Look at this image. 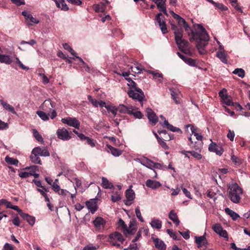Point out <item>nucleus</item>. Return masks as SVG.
<instances>
[{
    "mask_svg": "<svg viewBox=\"0 0 250 250\" xmlns=\"http://www.w3.org/2000/svg\"><path fill=\"white\" fill-rule=\"evenodd\" d=\"M120 223L121 225L124 226L123 232L125 235H126L127 234L132 233L135 230L133 229H131L130 227L127 229L126 225H125V222L122 219L120 220Z\"/></svg>",
    "mask_w": 250,
    "mask_h": 250,
    "instance_id": "38",
    "label": "nucleus"
},
{
    "mask_svg": "<svg viewBox=\"0 0 250 250\" xmlns=\"http://www.w3.org/2000/svg\"><path fill=\"white\" fill-rule=\"evenodd\" d=\"M106 147L108 148L109 151H110L111 154L115 157L119 156L122 154L121 150L117 148H115L107 144Z\"/></svg>",
    "mask_w": 250,
    "mask_h": 250,
    "instance_id": "31",
    "label": "nucleus"
},
{
    "mask_svg": "<svg viewBox=\"0 0 250 250\" xmlns=\"http://www.w3.org/2000/svg\"><path fill=\"white\" fill-rule=\"evenodd\" d=\"M229 197L234 203H239L243 194V189L236 183L229 184L228 188Z\"/></svg>",
    "mask_w": 250,
    "mask_h": 250,
    "instance_id": "3",
    "label": "nucleus"
},
{
    "mask_svg": "<svg viewBox=\"0 0 250 250\" xmlns=\"http://www.w3.org/2000/svg\"><path fill=\"white\" fill-rule=\"evenodd\" d=\"M101 186L105 189H114V187L113 185L108 180L104 177L102 178Z\"/></svg>",
    "mask_w": 250,
    "mask_h": 250,
    "instance_id": "24",
    "label": "nucleus"
},
{
    "mask_svg": "<svg viewBox=\"0 0 250 250\" xmlns=\"http://www.w3.org/2000/svg\"><path fill=\"white\" fill-rule=\"evenodd\" d=\"M235 136V133L233 131H231V130H229V132L227 134V137L231 141H233L234 140V138Z\"/></svg>",
    "mask_w": 250,
    "mask_h": 250,
    "instance_id": "63",
    "label": "nucleus"
},
{
    "mask_svg": "<svg viewBox=\"0 0 250 250\" xmlns=\"http://www.w3.org/2000/svg\"><path fill=\"white\" fill-rule=\"evenodd\" d=\"M171 29L174 31L176 43L180 50L184 53L189 51V46L188 42L183 39V31L178 29L175 25L171 24Z\"/></svg>",
    "mask_w": 250,
    "mask_h": 250,
    "instance_id": "2",
    "label": "nucleus"
},
{
    "mask_svg": "<svg viewBox=\"0 0 250 250\" xmlns=\"http://www.w3.org/2000/svg\"><path fill=\"white\" fill-rule=\"evenodd\" d=\"M211 3L214 5L216 9L219 10L221 11H226L228 10V8L222 3H217L214 1L213 0L212 1Z\"/></svg>",
    "mask_w": 250,
    "mask_h": 250,
    "instance_id": "40",
    "label": "nucleus"
},
{
    "mask_svg": "<svg viewBox=\"0 0 250 250\" xmlns=\"http://www.w3.org/2000/svg\"><path fill=\"white\" fill-rule=\"evenodd\" d=\"M137 249V244L135 242H132L127 248H125L124 250H136Z\"/></svg>",
    "mask_w": 250,
    "mask_h": 250,
    "instance_id": "60",
    "label": "nucleus"
},
{
    "mask_svg": "<svg viewBox=\"0 0 250 250\" xmlns=\"http://www.w3.org/2000/svg\"><path fill=\"white\" fill-rule=\"evenodd\" d=\"M30 159L31 161L35 164H38L40 165L42 164V162L39 157V155L37 154L33 153V150H32L31 152Z\"/></svg>",
    "mask_w": 250,
    "mask_h": 250,
    "instance_id": "36",
    "label": "nucleus"
},
{
    "mask_svg": "<svg viewBox=\"0 0 250 250\" xmlns=\"http://www.w3.org/2000/svg\"><path fill=\"white\" fill-rule=\"evenodd\" d=\"M86 206L92 213H94L97 209V205L95 202L87 201Z\"/></svg>",
    "mask_w": 250,
    "mask_h": 250,
    "instance_id": "37",
    "label": "nucleus"
},
{
    "mask_svg": "<svg viewBox=\"0 0 250 250\" xmlns=\"http://www.w3.org/2000/svg\"><path fill=\"white\" fill-rule=\"evenodd\" d=\"M127 94L130 98L140 102L142 101L144 98V92L139 88L134 89H130L128 91Z\"/></svg>",
    "mask_w": 250,
    "mask_h": 250,
    "instance_id": "5",
    "label": "nucleus"
},
{
    "mask_svg": "<svg viewBox=\"0 0 250 250\" xmlns=\"http://www.w3.org/2000/svg\"><path fill=\"white\" fill-rule=\"evenodd\" d=\"M158 142L160 145L161 146V147L164 148L165 149H168L169 148L168 146L162 139H161Z\"/></svg>",
    "mask_w": 250,
    "mask_h": 250,
    "instance_id": "64",
    "label": "nucleus"
},
{
    "mask_svg": "<svg viewBox=\"0 0 250 250\" xmlns=\"http://www.w3.org/2000/svg\"><path fill=\"white\" fill-rule=\"evenodd\" d=\"M106 109L108 111L110 112L114 117L117 115V107L111 104H107V106H106Z\"/></svg>",
    "mask_w": 250,
    "mask_h": 250,
    "instance_id": "45",
    "label": "nucleus"
},
{
    "mask_svg": "<svg viewBox=\"0 0 250 250\" xmlns=\"http://www.w3.org/2000/svg\"><path fill=\"white\" fill-rule=\"evenodd\" d=\"M216 56L222 62L226 64L228 63V60L226 58V54L225 53V50L218 51L216 53Z\"/></svg>",
    "mask_w": 250,
    "mask_h": 250,
    "instance_id": "35",
    "label": "nucleus"
},
{
    "mask_svg": "<svg viewBox=\"0 0 250 250\" xmlns=\"http://www.w3.org/2000/svg\"><path fill=\"white\" fill-rule=\"evenodd\" d=\"M136 161L140 163L143 166L149 168L151 169H153V163L151 160L147 159L146 157L137 158L135 160Z\"/></svg>",
    "mask_w": 250,
    "mask_h": 250,
    "instance_id": "14",
    "label": "nucleus"
},
{
    "mask_svg": "<svg viewBox=\"0 0 250 250\" xmlns=\"http://www.w3.org/2000/svg\"><path fill=\"white\" fill-rule=\"evenodd\" d=\"M233 74L237 75L239 77L243 78L245 77V73L242 68H236L232 72Z\"/></svg>",
    "mask_w": 250,
    "mask_h": 250,
    "instance_id": "46",
    "label": "nucleus"
},
{
    "mask_svg": "<svg viewBox=\"0 0 250 250\" xmlns=\"http://www.w3.org/2000/svg\"><path fill=\"white\" fill-rule=\"evenodd\" d=\"M212 229L213 230V231L218 234L219 233H220L221 231H222L223 229V228L222 227V226L218 223L215 224L214 225H213L212 226Z\"/></svg>",
    "mask_w": 250,
    "mask_h": 250,
    "instance_id": "48",
    "label": "nucleus"
},
{
    "mask_svg": "<svg viewBox=\"0 0 250 250\" xmlns=\"http://www.w3.org/2000/svg\"><path fill=\"white\" fill-rule=\"evenodd\" d=\"M156 5L158 9L161 10L164 14L167 16V9L166 6V2L167 0H152Z\"/></svg>",
    "mask_w": 250,
    "mask_h": 250,
    "instance_id": "16",
    "label": "nucleus"
},
{
    "mask_svg": "<svg viewBox=\"0 0 250 250\" xmlns=\"http://www.w3.org/2000/svg\"><path fill=\"white\" fill-rule=\"evenodd\" d=\"M94 9L96 12H104L106 9L105 4L103 2L94 4L93 5Z\"/></svg>",
    "mask_w": 250,
    "mask_h": 250,
    "instance_id": "30",
    "label": "nucleus"
},
{
    "mask_svg": "<svg viewBox=\"0 0 250 250\" xmlns=\"http://www.w3.org/2000/svg\"><path fill=\"white\" fill-rule=\"evenodd\" d=\"M125 239L122 234L118 232L111 233L108 237V242L113 246L121 248Z\"/></svg>",
    "mask_w": 250,
    "mask_h": 250,
    "instance_id": "4",
    "label": "nucleus"
},
{
    "mask_svg": "<svg viewBox=\"0 0 250 250\" xmlns=\"http://www.w3.org/2000/svg\"><path fill=\"white\" fill-rule=\"evenodd\" d=\"M160 124L163 126L166 127L167 129L170 130L172 132H182L181 130L178 127H175L173 126L172 125L168 123V122L167 120H165L164 123L160 122Z\"/></svg>",
    "mask_w": 250,
    "mask_h": 250,
    "instance_id": "19",
    "label": "nucleus"
},
{
    "mask_svg": "<svg viewBox=\"0 0 250 250\" xmlns=\"http://www.w3.org/2000/svg\"><path fill=\"white\" fill-rule=\"evenodd\" d=\"M53 190L56 193H57L61 189L60 186L59 185V180L58 179H55V181L52 185Z\"/></svg>",
    "mask_w": 250,
    "mask_h": 250,
    "instance_id": "49",
    "label": "nucleus"
},
{
    "mask_svg": "<svg viewBox=\"0 0 250 250\" xmlns=\"http://www.w3.org/2000/svg\"><path fill=\"white\" fill-rule=\"evenodd\" d=\"M195 242L198 248H201L203 246H206L208 244L207 240L205 235L195 237Z\"/></svg>",
    "mask_w": 250,
    "mask_h": 250,
    "instance_id": "21",
    "label": "nucleus"
},
{
    "mask_svg": "<svg viewBox=\"0 0 250 250\" xmlns=\"http://www.w3.org/2000/svg\"><path fill=\"white\" fill-rule=\"evenodd\" d=\"M151 239L154 243L155 246L156 248L160 249L161 250H165L166 249V246L165 243L162 241L160 240L158 238H155L153 236L151 237Z\"/></svg>",
    "mask_w": 250,
    "mask_h": 250,
    "instance_id": "20",
    "label": "nucleus"
},
{
    "mask_svg": "<svg viewBox=\"0 0 250 250\" xmlns=\"http://www.w3.org/2000/svg\"><path fill=\"white\" fill-rule=\"evenodd\" d=\"M33 153L38 154L39 156L43 157L49 156L50 153L46 147H36L33 149Z\"/></svg>",
    "mask_w": 250,
    "mask_h": 250,
    "instance_id": "12",
    "label": "nucleus"
},
{
    "mask_svg": "<svg viewBox=\"0 0 250 250\" xmlns=\"http://www.w3.org/2000/svg\"><path fill=\"white\" fill-rule=\"evenodd\" d=\"M132 106H126L124 104H120L117 107V111H119V112L121 113L129 114L132 111Z\"/></svg>",
    "mask_w": 250,
    "mask_h": 250,
    "instance_id": "23",
    "label": "nucleus"
},
{
    "mask_svg": "<svg viewBox=\"0 0 250 250\" xmlns=\"http://www.w3.org/2000/svg\"><path fill=\"white\" fill-rule=\"evenodd\" d=\"M126 80L128 81L127 85L130 87V89H134L138 88L136 83L130 78H126Z\"/></svg>",
    "mask_w": 250,
    "mask_h": 250,
    "instance_id": "50",
    "label": "nucleus"
},
{
    "mask_svg": "<svg viewBox=\"0 0 250 250\" xmlns=\"http://www.w3.org/2000/svg\"><path fill=\"white\" fill-rule=\"evenodd\" d=\"M58 138L63 141H67L71 139L70 133L65 128H59L56 132Z\"/></svg>",
    "mask_w": 250,
    "mask_h": 250,
    "instance_id": "8",
    "label": "nucleus"
},
{
    "mask_svg": "<svg viewBox=\"0 0 250 250\" xmlns=\"http://www.w3.org/2000/svg\"><path fill=\"white\" fill-rule=\"evenodd\" d=\"M2 250H15V247L9 243H5L3 247Z\"/></svg>",
    "mask_w": 250,
    "mask_h": 250,
    "instance_id": "58",
    "label": "nucleus"
},
{
    "mask_svg": "<svg viewBox=\"0 0 250 250\" xmlns=\"http://www.w3.org/2000/svg\"><path fill=\"white\" fill-rule=\"evenodd\" d=\"M231 159L233 163H234L236 165H240L242 163V160L239 159L234 155H232L231 156Z\"/></svg>",
    "mask_w": 250,
    "mask_h": 250,
    "instance_id": "54",
    "label": "nucleus"
},
{
    "mask_svg": "<svg viewBox=\"0 0 250 250\" xmlns=\"http://www.w3.org/2000/svg\"><path fill=\"white\" fill-rule=\"evenodd\" d=\"M183 26L185 31L188 33L189 38V40L192 42L194 40H199L196 44V47L200 54L203 55L207 53L205 48L208 44V41L209 37L206 29L203 27L202 24H196L194 25L195 32H193L189 26L188 24L186 22Z\"/></svg>",
    "mask_w": 250,
    "mask_h": 250,
    "instance_id": "1",
    "label": "nucleus"
},
{
    "mask_svg": "<svg viewBox=\"0 0 250 250\" xmlns=\"http://www.w3.org/2000/svg\"><path fill=\"white\" fill-rule=\"evenodd\" d=\"M0 62L6 64H10L13 61L9 55L0 53Z\"/></svg>",
    "mask_w": 250,
    "mask_h": 250,
    "instance_id": "25",
    "label": "nucleus"
},
{
    "mask_svg": "<svg viewBox=\"0 0 250 250\" xmlns=\"http://www.w3.org/2000/svg\"><path fill=\"white\" fill-rule=\"evenodd\" d=\"M58 194L62 196H66L69 194L68 191L64 189H60V190L57 192Z\"/></svg>",
    "mask_w": 250,
    "mask_h": 250,
    "instance_id": "61",
    "label": "nucleus"
},
{
    "mask_svg": "<svg viewBox=\"0 0 250 250\" xmlns=\"http://www.w3.org/2000/svg\"><path fill=\"white\" fill-rule=\"evenodd\" d=\"M208 150L211 152H215L217 155L221 156L223 151V149L216 145V143L212 142L208 146Z\"/></svg>",
    "mask_w": 250,
    "mask_h": 250,
    "instance_id": "15",
    "label": "nucleus"
},
{
    "mask_svg": "<svg viewBox=\"0 0 250 250\" xmlns=\"http://www.w3.org/2000/svg\"><path fill=\"white\" fill-rule=\"evenodd\" d=\"M11 202L8 201L6 199H2L0 200V206L2 205H4L6 206V208H9L10 206H11Z\"/></svg>",
    "mask_w": 250,
    "mask_h": 250,
    "instance_id": "59",
    "label": "nucleus"
},
{
    "mask_svg": "<svg viewBox=\"0 0 250 250\" xmlns=\"http://www.w3.org/2000/svg\"><path fill=\"white\" fill-rule=\"evenodd\" d=\"M25 21L28 25H32L33 23L38 24L40 22L38 19L33 17L31 14L27 16Z\"/></svg>",
    "mask_w": 250,
    "mask_h": 250,
    "instance_id": "29",
    "label": "nucleus"
},
{
    "mask_svg": "<svg viewBox=\"0 0 250 250\" xmlns=\"http://www.w3.org/2000/svg\"><path fill=\"white\" fill-rule=\"evenodd\" d=\"M135 213H136V216L138 218V219L141 222H144V220L142 216L141 213V211H140L139 208H137L135 209Z\"/></svg>",
    "mask_w": 250,
    "mask_h": 250,
    "instance_id": "57",
    "label": "nucleus"
},
{
    "mask_svg": "<svg viewBox=\"0 0 250 250\" xmlns=\"http://www.w3.org/2000/svg\"><path fill=\"white\" fill-rule=\"evenodd\" d=\"M146 116L149 122L153 125H155L158 121V118L155 112L149 108L146 109Z\"/></svg>",
    "mask_w": 250,
    "mask_h": 250,
    "instance_id": "11",
    "label": "nucleus"
},
{
    "mask_svg": "<svg viewBox=\"0 0 250 250\" xmlns=\"http://www.w3.org/2000/svg\"><path fill=\"white\" fill-rule=\"evenodd\" d=\"M37 114L43 121H47L49 120L48 115L42 111H38Z\"/></svg>",
    "mask_w": 250,
    "mask_h": 250,
    "instance_id": "47",
    "label": "nucleus"
},
{
    "mask_svg": "<svg viewBox=\"0 0 250 250\" xmlns=\"http://www.w3.org/2000/svg\"><path fill=\"white\" fill-rule=\"evenodd\" d=\"M225 211L228 215H230L234 220H236L238 217H239V215L237 213L229 208H226Z\"/></svg>",
    "mask_w": 250,
    "mask_h": 250,
    "instance_id": "41",
    "label": "nucleus"
},
{
    "mask_svg": "<svg viewBox=\"0 0 250 250\" xmlns=\"http://www.w3.org/2000/svg\"><path fill=\"white\" fill-rule=\"evenodd\" d=\"M0 103L6 110L9 111L13 114H16L14 108L12 105H10L2 100H0Z\"/></svg>",
    "mask_w": 250,
    "mask_h": 250,
    "instance_id": "28",
    "label": "nucleus"
},
{
    "mask_svg": "<svg viewBox=\"0 0 250 250\" xmlns=\"http://www.w3.org/2000/svg\"><path fill=\"white\" fill-rule=\"evenodd\" d=\"M186 128H190V130L191 131L192 134L194 135V136L196 137V138L198 141H202L203 139V136L201 134H199L196 132V129L194 127V126L191 125L189 124L186 125Z\"/></svg>",
    "mask_w": 250,
    "mask_h": 250,
    "instance_id": "26",
    "label": "nucleus"
},
{
    "mask_svg": "<svg viewBox=\"0 0 250 250\" xmlns=\"http://www.w3.org/2000/svg\"><path fill=\"white\" fill-rule=\"evenodd\" d=\"M55 106V103L54 102H52L50 100H46L42 104V108L44 111L49 113Z\"/></svg>",
    "mask_w": 250,
    "mask_h": 250,
    "instance_id": "13",
    "label": "nucleus"
},
{
    "mask_svg": "<svg viewBox=\"0 0 250 250\" xmlns=\"http://www.w3.org/2000/svg\"><path fill=\"white\" fill-rule=\"evenodd\" d=\"M62 123L66 124L75 128L79 129L80 126V122L75 118L67 117L61 120Z\"/></svg>",
    "mask_w": 250,
    "mask_h": 250,
    "instance_id": "7",
    "label": "nucleus"
},
{
    "mask_svg": "<svg viewBox=\"0 0 250 250\" xmlns=\"http://www.w3.org/2000/svg\"><path fill=\"white\" fill-rule=\"evenodd\" d=\"M150 225L153 229H160L162 228V222L157 219H153L150 223Z\"/></svg>",
    "mask_w": 250,
    "mask_h": 250,
    "instance_id": "34",
    "label": "nucleus"
},
{
    "mask_svg": "<svg viewBox=\"0 0 250 250\" xmlns=\"http://www.w3.org/2000/svg\"><path fill=\"white\" fill-rule=\"evenodd\" d=\"M170 93L172 99L176 104L180 103L181 100V93L178 90L170 89Z\"/></svg>",
    "mask_w": 250,
    "mask_h": 250,
    "instance_id": "17",
    "label": "nucleus"
},
{
    "mask_svg": "<svg viewBox=\"0 0 250 250\" xmlns=\"http://www.w3.org/2000/svg\"><path fill=\"white\" fill-rule=\"evenodd\" d=\"M131 110V113L129 114L133 115L135 118L141 119L142 118L143 115L141 111L136 110L135 107L132 106Z\"/></svg>",
    "mask_w": 250,
    "mask_h": 250,
    "instance_id": "42",
    "label": "nucleus"
},
{
    "mask_svg": "<svg viewBox=\"0 0 250 250\" xmlns=\"http://www.w3.org/2000/svg\"><path fill=\"white\" fill-rule=\"evenodd\" d=\"M93 224L95 227L98 229L104 228L105 224V221L101 217H97L93 221Z\"/></svg>",
    "mask_w": 250,
    "mask_h": 250,
    "instance_id": "22",
    "label": "nucleus"
},
{
    "mask_svg": "<svg viewBox=\"0 0 250 250\" xmlns=\"http://www.w3.org/2000/svg\"><path fill=\"white\" fill-rule=\"evenodd\" d=\"M146 186L153 189H155L162 186L161 183L159 181L148 179L146 182Z\"/></svg>",
    "mask_w": 250,
    "mask_h": 250,
    "instance_id": "18",
    "label": "nucleus"
},
{
    "mask_svg": "<svg viewBox=\"0 0 250 250\" xmlns=\"http://www.w3.org/2000/svg\"><path fill=\"white\" fill-rule=\"evenodd\" d=\"M5 161L6 163L10 165H13L17 166L19 163V161L15 158L10 157L8 156H6L5 158Z\"/></svg>",
    "mask_w": 250,
    "mask_h": 250,
    "instance_id": "44",
    "label": "nucleus"
},
{
    "mask_svg": "<svg viewBox=\"0 0 250 250\" xmlns=\"http://www.w3.org/2000/svg\"><path fill=\"white\" fill-rule=\"evenodd\" d=\"M63 48L68 50L73 56L75 57L73 58V60H75V58L78 59L81 62L80 65H82L85 68V70L88 71L89 70V66L86 64V63L83 60V59L79 57V56H76V53L74 51V50L70 46V45L66 43H63Z\"/></svg>",
    "mask_w": 250,
    "mask_h": 250,
    "instance_id": "6",
    "label": "nucleus"
},
{
    "mask_svg": "<svg viewBox=\"0 0 250 250\" xmlns=\"http://www.w3.org/2000/svg\"><path fill=\"white\" fill-rule=\"evenodd\" d=\"M33 134L34 137L36 138V139L38 141L41 142L42 143L43 142L42 137L40 134V133H39V132L37 130H36V129H33Z\"/></svg>",
    "mask_w": 250,
    "mask_h": 250,
    "instance_id": "51",
    "label": "nucleus"
},
{
    "mask_svg": "<svg viewBox=\"0 0 250 250\" xmlns=\"http://www.w3.org/2000/svg\"><path fill=\"white\" fill-rule=\"evenodd\" d=\"M148 72L149 74H152L153 75V78L154 79H157L159 78L158 81L160 83H163V81H162L163 75H162V73H158V72H154V71H151V70L148 71Z\"/></svg>",
    "mask_w": 250,
    "mask_h": 250,
    "instance_id": "39",
    "label": "nucleus"
},
{
    "mask_svg": "<svg viewBox=\"0 0 250 250\" xmlns=\"http://www.w3.org/2000/svg\"><path fill=\"white\" fill-rule=\"evenodd\" d=\"M87 99L94 107H97L98 106L99 102L93 98L91 95H88Z\"/></svg>",
    "mask_w": 250,
    "mask_h": 250,
    "instance_id": "52",
    "label": "nucleus"
},
{
    "mask_svg": "<svg viewBox=\"0 0 250 250\" xmlns=\"http://www.w3.org/2000/svg\"><path fill=\"white\" fill-rule=\"evenodd\" d=\"M125 197L126 200L124 201L125 204L127 206L131 205L135 197V192L131 188L125 191Z\"/></svg>",
    "mask_w": 250,
    "mask_h": 250,
    "instance_id": "9",
    "label": "nucleus"
},
{
    "mask_svg": "<svg viewBox=\"0 0 250 250\" xmlns=\"http://www.w3.org/2000/svg\"><path fill=\"white\" fill-rule=\"evenodd\" d=\"M39 76L42 77V83L44 84H47L49 83V81L48 78L43 73H39Z\"/></svg>",
    "mask_w": 250,
    "mask_h": 250,
    "instance_id": "62",
    "label": "nucleus"
},
{
    "mask_svg": "<svg viewBox=\"0 0 250 250\" xmlns=\"http://www.w3.org/2000/svg\"><path fill=\"white\" fill-rule=\"evenodd\" d=\"M38 168V167L37 166H33L30 167H25V169L29 170L28 172L29 173V174L31 173V174H30V176H32L33 174H35V172H36Z\"/></svg>",
    "mask_w": 250,
    "mask_h": 250,
    "instance_id": "53",
    "label": "nucleus"
},
{
    "mask_svg": "<svg viewBox=\"0 0 250 250\" xmlns=\"http://www.w3.org/2000/svg\"><path fill=\"white\" fill-rule=\"evenodd\" d=\"M131 70L133 72L136 74L141 73L142 70V68L140 66H134L131 67Z\"/></svg>",
    "mask_w": 250,
    "mask_h": 250,
    "instance_id": "55",
    "label": "nucleus"
},
{
    "mask_svg": "<svg viewBox=\"0 0 250 250\" xmlns=\"http://www.w3.org/2000/svg\"><path fill=\"white\" fill-rule=\"evenodd\" d=\"M21 217L23 219L26 220L31 226H33L35 224V218L34 217L25 213H22Z\"/></svg>",
    "mask_w": 250,
    "mask_h": 250,
    "instance_id": "27",
    "label": "nucleus"
},
{
    "mask_svg": "<svg viewBox=\"0 0 250 250\" xmlns=\"http://www.w3.org/2000/svg\"><path fill=\"white\" fill-rule=\"evenodd\" d=\"M188 153H190L192 156L198 160H200L202 158L201 154L197 152H195L194 151H188Z\"/></svg>",
    "mask_w": 250,
    "mask_h": 250,
    "instance_id": "56",
    "label": "nucleus"
},
{
    "mask_svg": "<svg viewBox=\"0 0 250 250\" xmlns=\"http://www.w3.org/2000/svg\"><path fill=\"white\" fill-rule=\"evenodd\" d=\"M169 218L173 222L178 226L180 224V221L176 213L173 210H171L169 213Z\"/></svg>",
    "mask_w": 250,
    "mask_h": 250,
    "instance_id": "33",
    "label": "nucleus"
},
{
    "mask_svg": "<svg viewBox=\"0 0 250 250\" xmlns=\"http://www.w3.org/2000/svg\"><path fill=\"white\" fill-rule=\"evenodd\" d=\"M164 17L163 16L162 13H158L156 16V20L158 22L161 30L163 34L167 32V25L164 21Z\"/></svg>",
    "mask_w": 250,
    "mask_h": 250,
    "instance_id": "10",
    "label": "nucleus"
},
{
    "mask_svg": "<svg viewBox=\"0 0 250 250\" xmlns=\"http://www.w3.org/2000/svg\"><path fill=\"white\" fill-rule=\"evenodd\" d=\"M71 182L74 183L75 185L74 186L75 190H77L78 188L80 187L82 185V182L81 180L78 179L77 177H72L71 179H69Z\"/></svg>",
    "mask_w": 250,
    "mask_h": 250,
    "instance_id": "43",
    "label": "nucleus"
},
{
    "mask_svg": "<svg viewBox=\"0 0 250 250\" xmlns=\"http://www.w3.org/2000/svg\"><path fill=\"white\" fill-rule=\"evenodd\" d=\"M57 6L64 11H67L68 9V7L66 4L64 0H58L55 1Z\"/></svg>",
    "mask_w": 250,
    "mask_h": 250,
    "instance_id": "32",
    "label": "nucleus"
}]
</instances>
